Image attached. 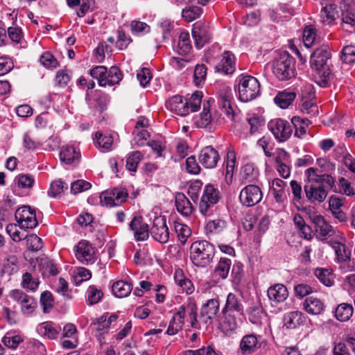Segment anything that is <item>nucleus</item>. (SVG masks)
I'll use <instances>...</instances> for the list:
<instances>
[{"instance_id": "1", "label": "nucleus", "mask_w": 355, "mask_h": 355, "mask_svg": "<svg viewBox=\"0 0 355 355\" xmlns=\"http://www.w3.org/2000/svg\"><path fill=\"white\" fill-rule=\"evenodd\" d=\"M304 189L308 200L311 203H322L327 197L326 184L332 191H336L335 178L326 173H322L317 168L310 167L304 171Z\"/></svg>"}, {"instance_id": "2", "label": "nucleus", "mask_w": 355, "mask_h": 355, "mask_svg": "<svg viewBox=\"0 0 355 355\" xmlns=\"http://www.w3.org/2000/svg\"><path fill=\"white\" fill-rule=\"evenodd\" d=\"M330 49L327 46H322L316 49L311 55L310 64L312 69L315 71V76L318 80L316 83L321 87H326L328 84L331 70L328 64V60L331 58Z\"/></svg>"}, {"instance_id": "3", "label": "nucleus", "mask_w": 355, "mask_h": 355, "mask_svg": "<svg viewBox=\"0 0 355 355\" xmlns=\"http://www.w3.org/2000/svg\"><path fill=\"white\" fill-rule=\"evenodd\" d=\"M186 314H188L189 315L190 326L193 329H200L196 304H184L179 307L169 322V325L166 331V333L168 335H175L182 329L184 324Z\"/></svg>"}, {"instance_id": "4", "label": "nucleus", "mask_w": 355, "mask_h": 355, "mask_svg": "<svg viewBox=\"0 0 355 355\" xmlns=\"http://www.w3.org/2000/svg\"><path fill=\"white\" fill-rule=\"evenodd\" d=\"M272 71L279 80H291L296 75L295 59L287 51L279 53L272 61Z\"/></svg>"}, {"instance_id": "5", "label": "nucleus", "mask_w": 355, "mask_h": 355, "mask_svg": "<svg viewBox=\"0 0 355 355\" xmlns=\"http://www.w3.org/2000/svg\"><path fill=\"white\" fill-rule=\"evenodd\" d=\"M190 259L197 267L204 268L209 265L215 254V248L207 241L193 242L189 250Z\"/></svg>"}, {"instance_id": "6", "label": "nucleus", "mask_w": 355, "mask_h": 355, "mask_svg": "<svg viewBox=\"0 0 355 355\" xmlns=\"http://www.w3.org/2000/svg\"><path fill=\"white\" fill-rule=\"evenodd\" d=\"M239 98L243 102H248L260 94V83L254 76L241 74L237 78Z\"/></svg>"}, {"instance_id": "7", "label": "nucleus", "mask_w": 355, "mask_h": 355, "mask_svg": "<svg viewBox=\"0 0 355 355\" xmlns=\"http://www.w3.org/2000/svg\"><path fill=\"white\" fill-rule=\"evenodd\" d=\"M314 224L315 235L318 240L324 241L328 239H343L344 234L331 225L321 215H314L311 217Z\"/></svg>"}, {"instance_id": "8", "label": "nucleus", "mask_w": 355, "mask_h": 355, "mask_svg": "<svg viewBox=\"0 0 355 355\" xmlns=\"http://www.w3.org/2000/svg\"><path fill=\"white\" fill-rule=\"evenodd\" d=\"M220 198V193L218 188L212 184L205 185L198 205L200 214L205 216H211Z\"/></svg>"}, {"instance_id": "9", "label": "nucleus", "mask_w": 355, "mask_h": 355, "mask_svg": "<svg viewBox=\"0 0 355 355\" xmlns=\"http://www.w3.org/2000/svg\"><path fill=\"white\" fill-rule=\"evenodd\" d=\"M220 302L218 297L208 300L200 309V315L198 316V322L200 329L202 325H209L212 323L219 312Z\"/></svg>"}, {"instance_id": "10", "label": "nucleus", "mask_w": 355, "mask_h": 355, "mask_svg": "<svg viewBox=\"0 0 355 355\" xmlns=\"http://www.w3.org/2000/svg\"><path fill=\"white\" fill-rule=\"evenodd\" d=\"M268 128L275 138L279 142L287 141L293 132L291 124L282 119L270 120L268 123Z\"/></svg>"}, {"instance_id": "11", "label": "nucleus", "mask_w": 355, "mask_h": 355, "mask_svg": "<svg viewBox=\"0 0 355 355\" xmlns=\"http://www.w3.org/2000/svg\"><path fill=\"white\" fill-rule=\"evenodd\" d=\"M232 100V89L230 87H225L220 93L218 106L220 111L226 115L228 119L231 121H235L237 115L236 107Z\"/></svg>"}, {"instance_id": "12", "label": "nucleus", "mask_w": 355, "mask_h": 355, "mask_svg": "<svg viewBox=\"0 0 355 355\" xmlns=\"http://www.w3.org/2000/svg\"><path fill=\"white\" fill-rule=\"evenodd\" d=\"M192 36L197 49H201L212 37L211 28L208 23L198 21L193 26Z\"/></svg>"}, {"instance_id": "13", "label": "nucleus", "mask_w": 355, "mask_h": 355, "mask_svg": "<svg viewBox=\"0 0 355 355\" xmlns=\"http://www.w3.org/2000/svg\"><path fill=\"white\" fill-rule=\"evenodd\" d=\"M263 198V193L259 187L249 184L241 189L239 194L241 203L245 207H252L258 204Z\"/></svg>"}, {"instance_id": "14", "label": "nucleus", "mask_w": 355, "mask_h": 355, "mask_svg": "<svg viewBox=\"0 0 355 355\" xmlns=\"http://www.w3.org/2000/svg\"><path fill=\"white\" fill-rule=\"evenodd\" d=\"M150 234L155 241L161 243H166L168 241L170 232L166 216H159L154 218Z\"/></svg>"}, {"instance_id": "15", "label": "nucleus", "mask_w": 355, "mask_h": 355, "mask_svg": "<svg viewBox=\"0 0 355 355\" xmlns=\"http://www.w3.org/2000/svg\"><path fill=\"white\" fill-rule=\"evenodd\" d=\"M10 297L20 304L21 311L24 315H31L37 308V303L35 299L22 291L12 290L10 293Z\"/></svg>"}, {"instance_id": "16", "label": "nucleus", "mask_w": 355, "mask_h": 355, "mask_svg": "<svg viewBox=\"0 0 355 355\" xmlns=\"http://www.w3.org/2000/svg\"><path fill=\"white\" fill-rule=\"evenodd\" d=\"M216 71L232 75L236 71V57L230 51H225L217 57V63L215 65Z\"/></svg>"}, {"instance_id": "17", "label": "nucleus", "mask_w": 355, "mask_h": 355, "mask_svg": "<svg viewBox=\"0 0 355 355\" xmlns=\"http://www.w3.org/2000/svg\"><path fill=\"white\" fill-rule=\"evenodd\" d=\"M15 217L21 229H33L38 224L35 213L29 206L18 209L15 211Z\"/></svg>"}, {"instance_id": "18", "label": "nucleus", "mask_w": 355, "mask_h": 355, "mask_svg": "<svg viewBox=\"0 0 355 355\" xmlns=\"http://www.w3.org/2000/svg\"><path fill=\"white\" fill-rule=\"evenodd\" d=\"M128 193L123 189L114 188L103 192L101 195V202L106 207H113L121 205L126 200Z\"/></svg>"}, {"instance_id": "19", "label": "nucleus", "mask_w": 355, "mask_h": 355, "mask_svg": "<svg viewBox=\"0 0 355 355\" xmlns=\"http://www.w3.org/2000/svg\"><path fill=\"white\" fill-rule=\"evenodd\" d=\"M77 259L83 264H92L95 261V252L92 245L86 241H80L74 248Z\"/></svg>"}, {"instance_id": "20", "label": "nucleus", "mask_w": 355, "mask_h": 355, "mask_svg": "<svg viewBox=\"0 0 355 355\" xmlns=\"http://www.w3.org/2000/svg\"><path fill=\"white\" fill-rule=\"evenodd\" d=\"M198 160L204 168L211 169L216 167L220 160V155L214 147L207 146L200 150Z\"/></svg>"}, {"instance_id": "21", "label": "nucleus", "mask_w": 355, "mask_h": 355, "mask_svg": "<svg viewBox=\"0 0 355 355\" xmlns=\"http://www.w3.org/2000/svg\"><path fill=\"white\" fill-rule=\"evenodd\" d=\"M189 101L180 95L170 98L166 102V107L172 112L184 116L189 114Z\"/></svg>"}, {"instance_id": "22", "label": "nucleus", "mask_w": 355, "mask_h": 355, "mask_svg": "<svg viewBox=\"0 0 355 355\" xmlns=\"http://www.w3.org/2000/svg\"><path fill=\"white\" fill-rule=\"evenodd\" d=\"M129 228L134 233L135 239L137 241H146L149 237L148 225L143 221L141 216H135L129 224Z\"/></svg>"}, {"instance_id": "23", "label": "nucleus", "mask_w": 355, "mask_h": 355, "mask_svg": "<svg viewBox=\"0 0 355 355\" xmlns=\"http://www.w3.org/2000/svg\"><path fill=\"white\" fill-rule=\"evenodd\" d=\"M222 312H231L235 313L238 315H243L244 314L243 297L241 295L230 293L227 296Z\"/></svg>"}, {"instance_id": "24", "label": "nucleus", "mask_w": 355, "mask_h": 355, "mask_svg": "<svg viewBox=\"0 0 355 355\" xmlns=\"http://www.w3.org/2000/svg\"><path fill=\"white\" fill-rule=\"evenodd\" d=\"M80 157L79 149H76L73 146L69 144L63 146L60 150V160L66 164H78Z\"/></svg>"}, {"instance_id": "25", "label": "nucleus", "mask_w": 355, "mask_h": 355, "mask_svg": "<svg viewBox=\"0 0 355 355\" xmlns=\"http://www.w3.org/2000/svg\"><path fill=\"white\" fill-rule=\"evenodd\" d=\"M260 347L259 338L256 335L248 334L244 336L239 345L242 355H250L254 353Z\"/></svg>"}, {"instance_id": "26", "label": "nucleus", "mask_w": 355, "mask_h": 355, "mask_svg": "<svg viewBox=\"0 0 355 355\" xmlns=\"http://www.w3.org/2000/svg\"><path fill=\"white\" fill-rule=\"evenodd\" d=\"M267 295L271 302L279 304L284 302L288 298V291L284 284H276L268 288Z\"/></svg>"}, {"instance_id": "27", "label": "nucleus", "mask_w": 355, "mask_h": 355, "mask_svg": "<svg viewBox=\"0 0 355 355\" xmlns=\"http://www.w3.org/2000/svg\"><path fill=\"white\" fill-rule=\"evenodd\" d=\"M61 331V327L51 321H46L39 324L37 331L42 336L48 339H56Z\"/></svg>"}, {"instance_id": "28", "label": "nucleus", "mask_w": 355, "mask_h": 355, "mask_svg": "<svg viewBox=\"0 0 355 355\" xmlns=\"http://www.w3.org/2000/svg\"><path fill=\"white\" fill-rule=\"evenodd\" d=\"M342 26L346 31L352 33L355 26V8L345 5L342 8Z\"/></svg>"}, {"instance_id": "29", "label": "nucleus", "mask_w": 355, "mask_h": 355, "mask_svg": "<svg viewBox=\"0 0 355 355\" xmlns=\"http://www.w3.org/2000/svg\"><path fill=\"white\" fill-rule=\"evenodd\" d=\"M303 307L309 314L320 315L324 311L325 305L320 299L311 296L305 299Z\"/></svg>"}, {"instance_id": "30", "label": "nucleus", "mask_w": 355, "mask_h": 355, "mask_svg": "<svg viewBox=\"0 0 355 355\" xmlns=\"http://www.w3.org/2000/svg\"><path fill=\"white\" fill-rule=\"evenodd\" d=\"M345 241V237L343 239H330L327 241V243L332 247L336 254L337 259L340 262L346 263V261L349 259V253L346 250V245L343 243V241Z\"/></svg>"}, {"instance_id": "31", "label": "nucleus", "mask_w": 355, "mask_h": 355, "mask_svg": "<svg viewBox=\"0 0 355 355\" xmlns=\"http://www.w3.org/2000/svg\"><path fill=\"white\" fill-rule=\"evenodd\" d=\"M175 207L177 211L184 216H190L193 209L191 202L183 193L176 194Z\"/></svg>"}, {"instance_id": "32", "label": "nucleus", "mask_w": 355, "mask_h": 355, "mask_svg": "<svg viewBox=\"0 0 355 355\" xmlns=\"http://www.w3.org/2000/svg\"><path fill=\"white\" fill-rule=\"evenodd\" d=\"M336 6L334 3H327L321 9L320 17L322 24H331L338 17Z\"/></svg>"}, {"instance_id": "33", "label": "nucleus", "mask_w": 355, "mask_h": 355, "mask_svg": "<svg viewBox=\"0 0 355 355\" xmlns=\"http://www.w3.org/2000/svg\"><path fill=\"white\" fill-rule=\"evenodd\" d=\"M94 144L102 152L112 150L113 137L110 134L97 132L95 134Z\"/></svg>"}, {"instance_id": "34", "label": "nucleus", "mask_w": 355, "mask_h": 355, "mask_svg": "<svg viewBox=\"0 0 355 355\" xmlns=\"http://www.w3.org/2000/svg\"><path fill=\"white\" fill-rule=\"evenodd\" d=\"M223 319L220 325L223 331L229 332L235 330L238 327L237 314L231 312H222Z\"/></svg>"}, {"instance_id": "35", "label": "nucleus", "mask_w": 355, "mask_h": 355, "mask_svg": "<svg viewBox=\"0 0 355 355\" xmlns=\"http://www.w3.org/2000/svg\"><path fill=\"white\" fill-rule=\"evenodd\" d=\"M214 121L209 108L207 107L206 104H203V110L199 114L193 118V123L198 128H207Z\"/></svg>"}, {"instance_id": "36", "label": "nucleus", "mask_w": 355, "mask_h": 355, "mask_svg": "<svg viewBox=\"0 0 355 355\" xmlns=\"http://www.w3.org/2000/svg\"><path fill=\"white\" fill-rule=\"evenodd\" d=\"M305 317L301 311H293L287 313L284 318V324L289 329H294L304 322Z\"/></svg>"}, {"instance_id": "37", "label": "nucleus", "mask_w": 355, "mask_h": 355, "mask_svg": "<svg viewBox=\"0 0 355 355\" xmlns=\"http://www.w3.org/2000/svg\"><path fill=\"white\" fill-rule=\"evenodd\" d=\"M113 294L119 298L125 297L130 295L132 290V285L125 281H117L112 286Z\"/></svg>"}, {"instance_id": "38", "label": "nucleus", "mask_w": 355, "mask_h": 355, "mask_svg": "<svg viewBox=\"0 0 355 355\" xmlns=\"http://www.w3.org/2000/svg\"><path fill=\"white\" fill-rule=\"evenodd\" d=\"M240 176L243 183L252 182L258 178L259 170L252 164H247L242 167Z\"/></svg>"}, {"instance_id": "39", "label": "nucleus", "mask_w": 355, "mask_h": 355, "mask_svg": "<svg viewBox=\"0 0 355 355\" xmlns=\"http://www.w3.org/2000/svg\"><path fill=\"white\" fill-rule=\"evenodd\" d=\"M295 97V92L284 90L277 94L275 98V102L281 108L286 109L292 104Z\"/></svg>"}, {"instance_id": "40", "label": "nucleus", "mask_w": 355, "mask_h": 355, "mask_svg": "<svg viewBox=\"0 0 355 355\" xmlns=\"http://www.w3.org/2000/svg\"><path fill=\"white\" fill-rule=\"evenodd\" d=\"M354 313V309L352 304L342 303L338 305L334 313L336 318L341 322H345L350 319Z\"/></svg>"}, {"instance_id": "41", "label": "nucleus", "mask_w": 355, "mask_h": 355, "mask_svg": "<svg viewBox=\"0 0 355 355\" xmlns=\"http://www.w3.org/2000/svg\"><path fill=\"white\" fill-rule=\"evenodd\" d=\"M292 128L295 129V136L302 138L306 135V129L309 127L311 122L307 119H302L300 116H293L291 120Z\"/></svg>"}, {"instance_id": "42", "label": "nucleus", "mask_w": 355, "mask_h": 355, "mask_svg": "<svg viewBox=\"0 0 355 355\" xmlns=\"http://www.w3.org/2000/svg\"><path fill=\"white\" fill-rule=\"evenodd\" d=\"M177 52L182 55H187L191 50V41L188 32H182L179 35Z\"/></svg>"}, {"instance_id": "43", "label": "nucleus", "mask_w": 355, "mask_h": 355, "mask_svg": "<svg viewBox=\"0 0 355 355\" xmlns=\"http://www.w3.org/2000/svg\"><path fill=\"white\" fill-rule=\"evenodd\" d=\"M227 226V222L222 218L211 220L207 223L206 232L207 234H218L226 229Z\"/></svg>"}, {"instance_id": "44", "label": "nucleus", "mask_w": 355, "mask_h": 355, "mask_svg": "<svg viewBox=\"0 0 355 355\" xmlns=\"http://www.w3.org/2000/svg\"><path fill=\"white\" fill-rule=\"evenodd\" d=\"M231 265L232 261L230 259L226 257L220 258L214 269L215 275L222 279H226L229 275Z\"/></svg>"}, {"instance_id": "45", "label": "nucleus", "mask_w": 355, "mask_h": 355, "mask_svg": "<svg viewBox=\"0 0 355 355\" xmlns=\"http://www.w3.org/2000/svg\"><path fill=\"white\" fill-rule=\"evenodd\" d=\"M174 230L177 234L178 241L182 245H184L191 235L190 227L178 221L174 222Z\"/></svg>"}, {"instance_id": "46", "label": "nucleus", "mask_w": 355, "mask_h": 355, "mask_svg": "<svg viewBox=\"0 0 355 355\" xmlns=\"http://www.w3.org/2000/svg\"><path fill=\"white\" fill-rule=\"evenodd\" d=\"M103 296L101 289L95 285H91L88 287L86 293V302L88 305H94L98 303Z\"/></svg>"}, {"instance_id": "47", "label": "nucleus", "mask_w": 355, "mask_h": 355, "mask_svg": "<svg viewBox=\"0 0 355 355\" xmlns=\"http://www.w3.org/2000/svg\"><path fill=\"white\" fill-rule=\"evenodd\" d=\"M122 77L123 75L119 67L116 66L110 67L109 71H107V74L105 76V86L107 85H114L119 84L122 80Z\"/></svg>"}, {"instance_id": "48", "label": "nucleus", "mask_w": 355, "mask_h": 355, "mask_svg": "<svg viewBox=\"0 0 355 355\" xmlns=\"http://www.w3.org/2000/svg\"><path fill=\"white\" fill-rule=\"evenodd\" d=\"M143 159V155L139 151H133L128 154L126 159V168L132 172H136L138 165Z\"/></svg>"}, {"instance_id": "49", "label": "nucleus", "mask_w": 355, "mask_h": 355, "mask_svg": "<svg viewBox=\"0 0 355 355\" xmlns=\"http://www.w3.org/2000/svg\"><path fill=\"white\" fill-rule=\"evenodd\" d=\"M202 13V9L198 6H189L182 10V17L187 21L191 22L199 18Z\"/></svg>"}, {"instance_id": "50", "label": "nucleus", "mask_w": 355, "mask_h": 355, "mask_svg": "<svg viewBox=\"0 0 355 355\" xmlns=\"http://www.w3.org/2000/svg\"><path fill=\"white\" fill-rule=\"evenodd\" d=\"M293 222L296 227L304 234L306 239H311V227L307 225L304 218L299 214H296L293 217Z\"/></svg>"}, {"instance_id": "51", "label": "nucleus", "mask_w": 355, "mask_h": 355, "mask_svg": "<svg viewBox=\"0 0 355 355\" xmlns=\"http://www.w3.org/2000/svg\"><path fill=\"white\" fill-rule=\"evenodd\" d=\"M207 68L203 64H197L196 66L193 73V78L194 83L196 86L200 87L204 84L207 77Z\"/></svg>"}, {"instance_id": "52", "label": "nucleus", "mask_w": 355, "mask_h": 355, "mask_svg": "<svg viewBox=\"0 0 355 355\" xmlns=\"http://www.w3.org/2000/svg\"><path fill=\"white\" fill-rule=\"evenodd\" d=\"M316 28L314 26H306L303 31V42L304 44L310 48L314 43L316 38Z\"/></svg>"}, {"instance_id": "53", "label": "nucleus", "mask_w": 355, "mask_h": 355, "mask_svg": "<svg viewBox=\"0 0 355 355\" xmlns=\"http://www.w3.org/2000/svg\"><path fill=\"white\" fill-rule=\"evenodd\" d=\"M26 241L27 248L31 251H39L43 247L42 239L36 234L26 235L24 238Z\"/></svg>"}, {"instance_id": "54", "label": "nucleus", "mask_w": 355, "mask_h": 355, "mask_svg": "<svg viewBox=\"0 0 355 355\" xmlns=\"http://www.w3.org/2000/svg\"><path fill=\"white\" fill-rule=\"evenodd\" d=\"M90 76L98 80V84L101 87L105 86V76L107 74V68L105 66H96L89 71Z\"/></svg>"}, {"instance_id": "55", "label": "nucleus", "mask_w": 355, "mask_h": 355, "mask_svg": "<svg viewBox=\"0 0 355 355\" xmlns=\"http://www.w3.org/2000/svg\"><path fill=\"white\" fill-rule=\"evenodd\" d=\"M315 275L324 285L331 286L334 284V279L330 272L324 268H316Z\"/></svg>"}, {"instance_id": "56", "label": "nucleus", "mask_w": 355, "mask_h": 355, "mask_svg": "<svg viewBox=\"0 0 355 355\" xmlns=\"http://www.w3.org/2000/svg\"><path fill=\"white\" fill-rule=\"evenodd\" d=\"M40 270L42 273L46 275H56L58 273V270L52 260L49 258L41 259L40 262Z\"/></svg>"}, {"instance_id": "57", "label": "nucleus", "mask_w": 355, "mask_h": 355, "mask_svg": "<svg viewBox=\"0 0 355 355\" xmlns=\"http://www.w3.org/2000/svg\"><path fill=\"white\" fill-rule=\"evenodd\" d=\"M40 62L47 69H55L58 67L57 59L49 51L44 52L40 58Z\"/></svg>"}, {"instance_id": "58", "label": "nucleus", "mask_w": 355, "mask_h": 355, "mask_svg": "<svg viewBox=\"0 0 355 355\" xmlns=\"http://www.w3.org/2000/svg\"><path fill=\"white\" fill-rule=\"evenodd\" d=\"M67 184L61 180H55L51 184L48 195L50 197L55 198L64 192V190H67Z\"/></svg>"}, {"instance_id": "59", "label": "nucleus", "mask_w": 355, "mask_h": 355, "mask_svg": "<svg viewBox=\"0 0 355 355\" xmlns=\"http://www.w3.org/2000/svg\"><path fill=\"white\" fill-rule=\"evenodd\" d=\"M15 180L17 186L22 189H31L35 182L33 177L28 174H19Z\"/></svg>"}, {"instance_id": "60", "label": "nucleus", "mask_w": 355, "mask_h": 355, "mask_svg": "<svg viewBox=\"0 0 355 355\" xmlns=\"http://www.w3.org/2000/svg\"><path fill=\"white\" fill-rule=\"evenodd\" d=\"M263 309L260 306H252L248 310V314L250 321L255 324L261 323Z\"/></svg>"}, {"instance_id": "61", "label": "nucleus", "mask_w": 355, "mask_h": 355, "mask_svg": "<svg viewBox=\"0 0 355 355\" xmlns=\"http://www.w3.org/2000/svg\"><path fill=\"white\" fill-rule=\"evenodd\" d=\"M21 285L26 290L35 291L39 286V281L34 279L31 273L25 272L22 276Z\"/></svg>"}, {"instance_id": "62", "label": "nucleus", "mask_w": 355, "mask_h": 355, "mask_svg": "<svg viewBox=\"0 0 355 355\" xmlns=\"http://www.w3.org/2000/svg\"><path fill=\"white\" fill-rule=\"evenodd\" d=\"M23 340L18 335H14L12 333H7L2 338L3 344L10 348L15 349Z\"/></svg>"}, {"instance_id": "63", "label": "nucleus", "mask_w": 355, "mask_h": 355, "mask_svg": "<svg viewBox=\"0 0 355 355\" xmlns=\"http://www.w3.org/2000/svg\"><path fill=\"white\" fill-rule=\"evenodd\" d=\"M92 184L84 180H78L71 184V193L78 194L89 189Z\"/></svg>"}, {"instance_id": "64", "label": "nucleus", "mask_w": 355, "mask_h": 355, "mask_svg": "<svg viewBox=\"0 0 355 355\" xmlns=\"http://www.w3.org/2000/svg\"><path fill=\"white\" fill-rule=\"evenodd\" d=\"M342 60L347 64L355 62V46L348 45L343 48L341 55Z\"/></svg>"}]
</instances>
